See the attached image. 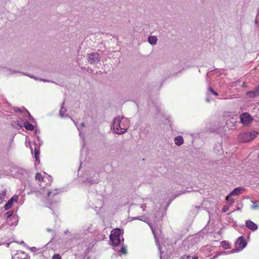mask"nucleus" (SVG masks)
Wrapping results in <instances>:
<instances>
[{"instance_id": "2", "label": "nucleus", "mask_w": 259, "mask_h": 259, "mask_svg": "<svg viewBox=\"0 0 259 259\" xmlns=\"http://www.w3.org/2000/svg\"><path fill=\"white\" fill-rule=\"evenodd\" d=\"M14 111L16 112H19L21 115L24 118V126L26 130L29 131H32V124L29 123L28 120L30 119V113L25 108H15Z\"/></svg>"}, {"instance_id": "40", "label": "nucleus", "mask_w": 259, "mask_h": 259, "mask_svg": "<svg viewBox=\"0 0 259 259\" xmlns=\"http://www.w3.org/2000/svg\"><path fill=\"white\" fill-rule=\"evenodd\" d=\"M181 259H191V256L190 255H183Z\"/></svg>"}, {"instance_id": "31", "label": "nucleus", "mask_w": 259, "mask_h": 259, "mask_svg": "<svg viewBox=\"0 0 259 259\" xmlns=\"http://www.w3.org/2000/svg\"><path fill=\"white\" fill-rule=\"evenodd\" d=\"M13 211H8L6 215V217H7V220H8L9 219H10L12 217H13Z\"/></svg>"}, {"instance_id": "36", "label": "nucleus", "mask_w": 259, "mask_h": 259, "mask_svg": "<svg viewBox=\"0 0 259 259\" xmlns=\"http://www.w3.org/2000/svg\"><path fill=\"white\" fill-rule=\"evenodd\" d=\"M249 93L250 94H257L258 95H259V85L256 88V89L255 90L249 92Z\"/></svg>"}, {"instance_id": "47", "label": "nucleus", "mask_w": 259, "mask_h": 259, "mask_svg": "<svg viewBox=\"0 0 259 259\" xmlns=\"http://www.w3.org/2000/svg\"><path fill=\"white\" fill-rule=\"evenodd\" d=\"M192 259H198V257L197 256H192Z\"/></svg>"}, {"instance_id": "11", "label": "nucleus", "mask_w": 259, "mask_h": 259, "mask_svg": "<svg viewBox=\"0 0 259 259\" xmlns=\"http://www.w3.org/2000/svg\"><path fill=\"white\" fill-rule=\"evenodd\" d=\"M24 118L19 117L17 121H13L11 123L12 126L16 129H20L23 127Z\"/></svg>"}, {"instance_id": "7", "label": "nucleus", "mask_w": 259, "mask_h": 259, "mask_svg": "<svg viewBox=\"0 0 259 259\" xmlns=\"http://www.w3.org/2000/svg\"><path fill=\"white\" fill-rule=\"evenodd\" d=\"M87 59L90 64L97 63L100 61L101 56L98 53H92L88 55Z\"/></svg>"}, {"instance_id": "22", "label": "nucleus", "mask_w": 259, "mask_h": 259, "mask_svg": "<svg viewBox=\"0 0 259 259\" xmlns=\"http://www.w3.org/2000/svg\"><path fill=\"white\" fill-rule=\"evenodd\" d=\"M117 252L118 254L120 255H121L122 254H126V248L125 246H122L121 249L119 250L115 249Z\"/></svg>"}, {"instance_id": "24", "label": "nucleus", "mask_w": 259, "mask_h": 259, "mask_svg": "<svg viewBox=\"0 0 259 259\" xmlns=\"http://www.w3.org/2000/svg\"><path fill=\"white\" fill-rule=\"evenodd\" d=\"M63 104H64V103ZM63 104H62V106L61 108L60 109V110L59 111V116L61 117H65V113H66V112L67 111L66 109H64L63 107Z\"/></svg>"}, {"instance_id": "49", "label": "nucleus", "mask_w": 259, "mask_h": 259, "mask_svg": "<svg viewBox=\"0 0 259 259\" xmlns=\"http://www.w3.org/2000/svg\"><path fill=\"white\" fill-rule=\"evenodd\" d=\"M70 118H71V119L73 121L74 123V124L77 126V125H76V123L75 121H74L73 120V119H72V118H71V117H70Z\"/></svg>"}, {"instance_id": "53", "label": "nucleus", "mask_w": 259, "mask_h": 259, "mask_svg": "<svg viewBox=\"0 0 259 259\" xmlns=\"http://www.w3.org/2000/svg\"><path fill=\"white\" fill-rule=\"evenodd\" d=\"M21 244H24V241H22L21 242H20Z\"/></svg>"}, {"instance_id": "56", "label": "nucleus", "mask_w": 259, "mask_h": 259, "mask_svg": "<svg viewBox=\"0 0 259 259\" xmlns=\"http://www.w3.org/2000/svg\"><path fill=\"white\" fill-rule=\"evenodd\" d=\"M231 203H233V202H234V201H233V200H231Z\"/></svg>"}, {"instance_id": "20", "label": "nucleus", "mask_w": 259, "mask_h": 259, "mask_svg": "<svg viewBox=\"0 0 259 259\" xmlns=\"http://www.w3.org/2000/svg\"><path fill=\"white\" fill-rule=\"evenodd\" d=\"M157 38L155 36H150L148 38V42L151 45H156Z\"/></svg>"}, {"instance_id": "45", "label": "nucleus", "mask_w": 259, "mask_h": 259, "mask_svg": "<svg viewBox=\"0 0 259 259\" xmlns=\"http://www.w3.org/2000/svg\"><path fill=\"white\" fill-rule=\"evenodd\" d=\"M33 131L35 129V134H37V133H38L39 131L36 128H35L34 125H33Z\"/></svg>"}, {"instance_id": "34", "label": "nucleus", "mask_w": 259, "mask_h": 259, "mask_svg": "<svg viewBox=\"0 0 259 259\" xmlns=\"http://www.w3.org/2000/svg\"><path fill=\"white\" fill-rule=\"evenodd\" d=\"M7 197L3 194H0V204L2 203L3 201H6Z\"/></svg>"}, {"instance_id": "39", "label": "nucleus", "mask_w": 259, "mask_h": 259, "mask_svg": "<svg viewBox=\"0 0 259 259\" xmlns=\"http://www.w3.org/2000/svg\"><path fill=\"white\" fill-rule=\"evenodd\" d=\"M9 72H10V74H14V73H19V72L18 71L10 69L9 70Z\"/></svg>"}, {"instance_id": "44", "label": "nucleus", "mask_w": 259, "mask_h": 259, "mask_svg": "<svg viewBox=\"0 0 259 259\" xmlns=\"http://www.w3.org/2000/svg\"><path fill=\"white\" fill-rule=\"evenodd\" d=\"M6 194H7V191H3L2 192L0 193V194L5 195V197H6Z\"/></svg>"}, {"instance_id": "13", "label": "nucleus", "mask_w": 259, "mask_h": 259, "mask_svg": "<svg viewBox=\"0 0 259 259\" xmlns=\"http://www.w3.org/2000/svg\"><path fill=\"white\" fill-rule=\"evenodd\" d=\"M240 140L244 143L248 142L250 141V138L249 135V132L241 133L239 135Z\"/></svg>"}, {"instance_id": "58", "label": "nucleus", "mask_w": 259, "mask_h": 259, "mask_svg": "<svg viewBox=\"0 0 259 259\" xmlns=\"http://www.w3.org/2000/svg\"><path fill=\"white\" fill-rule=\"evenodd\" d=\"M30 249L32 251V248H30Z\"/></svg>"}, {"instance_id": "57", "label": "nucleus", "mask_w": 259, "mask_h": 259, "mask_svg": "<svg viewBox=\"0 0 259 259\" xmlns=\"http://www.w3.org/2000/svg\"><path fill=\"white\" fill-rule=\"evenodd\" d=\"M33 251H34V249H35V247H33Z\"/></svg>"}, {"instance_id": "29", "label": "nucleus", "mask_w": 259, "mask_h": 259, "mask_svg": "<svg viewBox=\"0 0 259 259\" xmlns=\"http://www.w3.org/2000/svg\"><path fill=\"white\" fill-rule=\"evenodd\" d=\"M221 244L222 246L225 249H227L229 248L230 245L227 241H222Z\"/></svg>"}, {"instance_id": "8", "label": "nucleus", "mask_w": 259, "mask_h": 259, "mask_svg": "<svg viewBox=\"0 0 259 259\" xmlns=\"http://www.w3.org/2000/svg\"><path fill=\"white\" fill-rule=\"evenodd\" d=\"M240 120L243 125H248L252 120V118L248 113L245 112L240 115Z\"/></svg>"}, {"instance_id": "50", "label": "nucleus", "mask_w": 259, "mask_h": 259, "mask_svg": "<svg viewBox=\"0 0 259 259\" xmlns=\"http://www.w3.org/2000/svg\"><path fill=\"white\" fill-rule=\"evenodd\" d=\"M42 191H43V192H42L43 194H45V193L46 192V190H43Z\"/></svg>"}, {"instance_id": "1", "label": "nucleus", "mask_w": 259, "mask_h": 259, "mask_svg": "<svg viewBox=\"0 0 259 259\" xmlns=\"http://www.w3.org/2000/svg\"><path fill=\"white\" fill-rule=\"evenodd\" d=\"M129 124L130 121L127 118L118 116L113 120L111 128L116 134L121 135L127 131Z\"/></svg>"}, {"instance_id": "46", "label": "nucleus", "mask_w": 259, "mask_h": 259, "mask_svg": "<svg viewBox=\"0 0 259 259\" xmlns=\"http://www.w3.org/2000/svg\"><path fill=\"white\" fill-rule=\"evenodd\" d=\"M146 206H145V205H142L141 206V208H142L143 210H145L146 209Z\"/></svg>"}, {"instance_id": "14", "label": "nucleus", "mask_w": 259, "mask_h": 259, "mask_svg": "<svg viewBox=\"0 0 259 259\" xmlns=\"http://www.w3.org/2000/svg\"><path fill=\"white\" fill-rule=\"evenodd\" d=\"M7 222H8V224L10 226H16L18 224V217L17 215H14L10 219H9L7 221Z\"/></svg>"}, {"instance_id": "21", "label": "nucleus", "mask_w": 259, "mask_h": 259, "mask_svg": "<svg viewBox=\"0 0 259 259\" xmlns=\"http://www.w3.org/2000/svg\"><path fill=\"white\" fill-rule=\"evenodd\" d=\"M35 179L36 181L41 183L44 181L45 178L41 175V174L37 172L35 175Z\"/></svg>"}, {"instance_id": "27", "label": "nucleus", "mask_w": 259, "mask_h": 259, "mask_svg": "<svg viewBox=\"0 0 259 259\" xmlns=\"http://www.w3.org/2000/svg\"><path fill=\"white\" fill-rule=\"evenodd\" d=\"M234 115V113L226 111L224 113L223 116L225 117L228 118V117H232Z\"/></svg>"}, {"instance_id": "33", "label": "nucleus", "mask_w": 259, "mask_h": 259, "mask_svg": "<svg viewBox=\"0 0 259 259\" xmlns=\"http://www.w3.org/2000/svg\"><path fill=\"white\" fill-rule=\"evenodd\" d=\"M208 91L213 95L215 96H218V94L211 87L208 88Z\"/></svg>"}, {"instance_id": "51", "label": "nucleus", "mask_w": 259, "mask_h": 259, "mask_svg": "<svg viewBox=\"0 0 259 259\" xmlns=\"http://www.w3.org/2000/svg\"><path fill=\"white\" fill-rule=\"evenodd\" d=\"M226 199L227 201H230L229 197H227Z\"/></svg>"}, {"instance_id": "41", "label": "nucleus", "mask_w": 259, "mask_h": 259, "mask_svg": "<svg viewBox=\"0 0 259 259\" xmlns=\"http://www.w3.org/2000/svg\"><path fill=\"white\" fill-rule=\"evenodd\" d=\"M247 94L250 97H255V96L258 95L257 94H250L249 92H247Z\"/></svg>"}, {"instance_id": "5", "label": "nucleus", "mask_w": 259, "mask_h": 259, "mask_svg": "<svg viewBox=\"0 0 259 259\" xmlns=\"http://www.w3.org/2000/svg\"><path fill=\"white\" fill-rule=\"evenodd\" d=\"M197 243V238L194 236H189L184 240L182 243V247L185 250H187L195 245Z\"/></svg>"}, {"instance_id": "38", "label": "nucleus", "mask_w": 259, "mask_h": 259, "mask_svg": "<svg viewBox=\"0 0 259 259\" xmlns=\"http://www.w3.org/2000/svg\"><path fill=\"white\" fill-rule=\"evenodd\" d=\"M47 179L49 181V183H51L53 181V178L51 176L48 175Z\"/></svg>"}, {"instance_id": "19", "label": "nucleus", "mask_w": 259, "mask_h": 259, "mask_svg": "<svg viewBox=\"0 0 259 259\" xmlns=\"http://www.w3.org/2000/svg\"><path fill=\"white\" fill-rule=\"evenodd\" d=\"M243 189V187H238L235 188L230 193L229 196L238 195L240 194L241 191Z\"/></svg>"}, {"instance_id": "9", "label": "nucleus", "mask_w": 259, "mask_h": 259, "mask_svg": "<svg viewBox=\"0 0 259 259\" xmlns=\"http://www.w3.org/2000/svg\"><path fill=\"white\" fill-rule=\"evenodd\" d=\"M16 171L17 172V177L21 181H25L29 177L28 172L23 168H18L16 169Z\"/></svg>"}, {"instance_id": "16", "label": "nucleus", "mask_w": 259, "mask_h": 259, "mask_svg": "<svg viewBox=\"0 0 259 259\" xmlns=\"http://www.w3.org/2000/svg\"><path fill=\"white\" fill-rule=\"evenodd\" d=\"M213 149L215 152L218 154H221L223 152L222 145L221 143H217L214 145Z\"/></svg>"}, {"instance_id": "6", "label": "nucleus", "mask_w": 259, "mask_h": 259, "mask_svg": "<svg viewBox=\"0 0 259 259\" xmlns=\"http://www.w3.org/2000/svg\"><path fill=\"white\" fill-rule=\"evenodd\" d=\"M247 244V241L243 236L239 237L235 242L237 251H240L243 249L246 246Z\"/></svg>"}, {"instance_id": "52", "label": "nucleus", "mask_w": 259, "mask_h": 259, "mask_svg": "<svg viewBox=\"0 0 259 259\" xmlns=\"http://www.w3.org/2000/svg\"><path fill=\"white\" fill-rule=\"evenodd\" d=\"M206 101H207L208 102H210V100H209V99H206Z\"/></svg>"}, {"instance_id": "55", "label": "nucleus", "mask_w": 259, "mask_h": 259, "mask_svg": "<svg viewBox=\"0 0 259 259\" xmlns=\"http://www.w3.org/2000/svg\"><path fill=\"white\" fill-rule=\"evenodd\" d=\"M29 77H30V78H32V75H29Z\"/></svg>"}, {"instance_id": "15", "label": "nucleus", "mask_w": 259, "mask_h": 259, "mask_svg": "<svg viewBox=\"0 0 259 259\" xmlns=\"http://www.w3.org/2000/svg\"><path fill=\"white\" fill-rule=\"evenodd\" d=\"M17 197L16 196H13V197H12L11 198V199H10L8 202L7 203L5 204V208L6 210H8L9 209H10L12 205L13 204V201H17Z\"/></svg>"}, {"instance_id": "54", "label": "nucleus", "mask_w": 259, "mask_h": 259, "mask_svg": "<svg viewBox=\"0 0 259 259\" xmlns=\"http://www.w3.org/2000/svg\"><path fill=\"white\" fill-rule=\"evenodd\" d=\"M40 186L42 187H45V186L42 185L41 184H40Z\"/></svg>"}, {"instance_id": "17", "label": "nucleus", "mask_w": 259, "mask_h": 259, "mask_svg": "<svg viewBox=\"0 0 259 259\" xmlns=\"http://www.w3.org/2000/svg\"><path fill=\"white\" fill-rule=\"evenodd\" d=\"M33 152H34L35 160L36 162H37V164H39L40 163V159H39L40 150H39V147H35Z\"/></svg>"}, {"instance_id": "30", "label": "nucleus", "mask_w": 259, "mask_h": 259, "mask_svg": "<svg viewBox=\"0 0 259 259\" xmlns=\"http://www.w3.org/2000/svg\"><path fill=\"white\" fill-rule=\"evenodd\" d=\"M251 202L253 203V204L251 206L252 209H256L259 207V205L257 204V202H254L253 201H251Z\"/></svg>"}, {"instance_id": "18", "label": "nucleus", "mask_w": 259, "mask_h": 259, "mask_svg": "<svg viewBox=\"0 0 259 259\" xmlns=\"http://www.w3.org/2000/svg\"><path fill=\"white\" fill-rule=\"evenodd\" d=\"M175 144L177 146H181L184 143V139L182 136H178L174 139Z\"/></svg>"}, {"instance_id": "48", "label": "nucleus", "mask_w": 259, "mask_h": 259, "mask_svg": "<svg viewBox=\"0 0 259 259\" xmlns=\"http://www.w3.org/2000/svg\"><path fill=\"white\" fill-rule=\"evenodd\" d=\"M246 83L245 82H244L242 84V87H246Z\"/></svg>"}, {"instance_id": "35", "label": "nucleus", "mask_w": 259, "mask_h": 259, "mask_svg": "<svg viewBox=\"0 0 259 259\" xmlns=\"http://www.w3.org/2000/svg\"><path fill=\"white\" fill-rule=\"evenodd\" d=\"M148 225L149 226V227H150L151 230H152V232L155 237V238L156 237V234H155V229L154 228V227L152 226V224L150 223H148Z\"/></svg>"}, {"instance_id": "32", "label": "nucleus", "mask_w": 259, "mask_h": 259, "mask_svg": "<svg viewBox=\"0 0 259 259\" xmlns=\"http://www.w3.org/2000/svg\"><path fill=\"white\" fill-rule=\"evenodd\" d=\"M142 217H132V218H130V221H133V220H140L141 221H143L145 222H146V221L145 220H143L142 219Z\"/></svg>"}, {"instance_id": "3", "label": "nucleus", "mask_w": 259, "mask_h": 259, "mask_svg": "<svg viewBox=\"0 0 259 259\" xmlns=\"http://www.w3.org/2000/svg\"><path fill=\"white\" fill-rule=\"evenodd\" d=\"M121 234V230L119 229H115L112 231L110 235V240L113 246H117L121 241H123Z\"/></svg>"}, {"instance_id": "4", "label": "nucleus", "mask_w": 259, "mask_h": 259, "mask_svg": "<svg viewBox=\"0 0 259 259\" xmlns=\"http://www.w3.org/2000/svg\"><path fill=\"white\" fill-rule=\"evenodd\" d=\"M60 192V190L57 189L46 191L47 197L49 199L51 204L58 202L57 195Z\"/></svg>"}, {"instance_id": "26", "label": "nucleus", "mask_w": 259, "mask_h": 259, "mask_svg": "<svg viewBox=\"0 0 259 259\" xmlns=\"http://www.w3.org/2000/svg\"><path fill=\"white\" fill-rule=\"evenodd\" d=\"M25 145L26 147H29L30 148L31 150V153L32 154V148L31 147V142L30 139L27 137H26Z\"/></svg>"}, {"instance_id": "10", "label": "nucleus", "mask_w": 259, "mask_h": 259, "mask_svg": "<svg viewBox=\"0 0 259 259\" xmlns=\"http://www.w3.org/2000/svg\"><path fill=\"white\" fill-rule=\"evenodd\" d=\"M12 259H30V257L27 256L24 251H17L12 255Z\"/></svg>"}, {"instance_id": "43", "label": "nucleus", "mask_w": 259, "mask_h": 259, "mask_svg": "<svg viewBox=\"0 0 259 259\" xmlns=\"http://www.w3.org/2000/svg\"><path fill=\"white\" fill-rule=\"evenodd\" d=\"M210 248V246H205L203 249L204 250V249H206V250H209Z\"/></svg>"}, {"instance_id": "28", "label": "nucleus", "mask_w": 259, "mask_h": 259, "mask_svg": "<svg viewBox=\"0 0 259 259\" xmlns=\"http://www.w3.org/2000/svg\"><path fill=\"white\" fill-rule=\"evenodd\" d=\"M85 126V124L84 123L82 122L81 123L79 126H77V128L78 129V130L79 131V136L81 138H82L83 139H84V136L83 135L81 134V132L80 131V128L81 127H83Z\"/></svg>"}, {"instance_id": "37", "label": "nucleus", "mask_w": 259, "mask_h": 259, "mask_svg": "<svg viewBox=\"0 0 259 259\" xmlns=\"http://www.w3.org/2000/svg\"><path fill=\"white\" fill-rule=\"evenodd\" d=\"M52 259H61V257L59 254H55L53 256Z\"/></svg>"}, {"instance_id": "12", "label": "nucleus", "mask_w": 259, "mask_h": 259, "mask_svg": "<svg viewBox=\"0 0 259 259\" xmlns=\"http://www.w3.org/2000/svg\"><path fill=\"white\" fill-rule=\"evenodd\" d=\"M245 226L252 231H255L258 229L257 225L250 220L246 221Z\"/></svg>"}, {"instance_id": "25", "label": "nucleus", "mask_w": 259, "mask_h": 259, "mask_svg": "<svg viewBox=\"0 0 259 259\" xmlns=\"http://www.w3.org/2000/svg\"><path fill=\"white\" fill-rule=\"evenodd\" d=\"M249 137L250 140L254 139L258 135V133L256 131H253L251 132H249Z\"/></svg>"}, {"instance_id": "42", "label": "nucleus", "mask_w": 259, "mask_h": 259, "mask_svg": "<svg viewBox=\"0 0 259 259\" xmlns=\"http://www.w3.org/2000/svg\"><path fill=\"white\" fill-rule=\"evenodd\" d=\"M228 209H229L228 207L225 206L223 208V212H226V211H227L228 210Z\"/></svg>"}, {"instance_id": "23", "label": "nucleus", "mask_w": 259, "mask_h": 259, "mask_svg": "<svg viewBox=\"0 0 259 259\" xmlns=\"http://www.w3.org/2000/svg\"><path fill=\"white\" fill-rule=\"evenodd\" d=\"M98 177H96V179H87L86 181L84 182L87 184H93L94 183H97L98 182Z\"/></svg>"}]
</instances>
